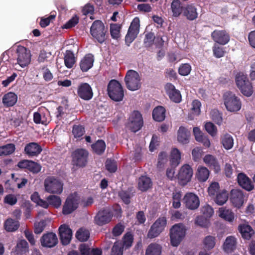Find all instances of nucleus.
Here are the masks:
<instances>
[{
    "label": "nucleus",
    "instance_id": "obj_1",
    "mask_svg": "<svg viewBox=\"0 0 255 255\" xmlns=\"http://www.w3.org/2000/svg\"><path fill=\"white\" fill-rule=\"evenodd\" d=\"M235 83L240 92L246 97H250L254 92L251 82L247 75L242 73H238L236 76Z\"/></svg>",
    "mask_w": 255,
    "mask_h": 255
},
{
    "label": "nucleus",
    "instance_id": "obj_2",
    "mask_svg": "<svg viewBox=\"0 0 255 255\" xmlns=\"http://www.w3.org/2000/svg\"><path fill=\"white\" fill-rule=\"evenodd\" d=\"M223 100L226 109L229 112H238L241 108L242 103L240 98L233 92H225L223 95Z\"/></svg>",
    "mask_w": 255,
    "mask_h": 255
},
{
    "label": "nucleus",
    "instance_id": "obj_3",
    "mask_svg": "<svg viewBox=\"0 0 255 255\" xmlns=\"http://www.w3.org/2000/svg\"><path fill=\"white\" fill-rule=\"evenodd\" d=\"M127 88L130 91H134L140 88L141 77L138 73L133 70H129L125 77Z\"/></svg>",
    "mask_w": 255,
    "mask_h": 255
},
{
    "label": "nucleus",
    "instance_id": "obj_4",
    "mask_svg": "<svg viewBox=\"0 0 255 255\" xmlns=\"http://www.w3.org/2000/svg\"><path fill=\"white\" fill-rule=\"evenodd\" d=\"M108 93L110 98L116 102L121 101L124 96L121 84L115 80H112L109 82L108 86Z\"/></svg>",
    "mask_w": 255,
    "mask_h": 255
},
{
    "label": "nucleus",
    "instance_id": "obj_5",
    "mask_svg": "<svg viewBox=\"0 0 255 255\" xmlns=\"http://www.w3.org/2000/svg\"><path fill=\"white\" fill-rule=\"evenodd\" d=\"M45 191L51 194H60L63 191V184L58 178L54 177H48L44 181Z\"/></svg>",
    "mask_w": 255,
    "mask_h": 255
},
{
    "label": "nucleus",
    "instance_id": "obj_6",
    "mask_svg": "<svg viewBox=\"0 0 255 255\" xmlns=\"http://www.w3.org/2000/svg\"><path fill=\"white\" fill-rule=\"evenodd\" d=\"M186 229L182 224L174 225L170 229V237L171 244L173 246L177 247L185 235Z\"/></svg>",
    "mask_w": 255,
    "mask_h": 255
},
{
    "label": "nucleus",
    "instance_id": "obj_7",
    "mask_svg": "<svg viewBox=\"0 0 255 255\" xmlns=\"http://www.w3.org/2000/svg\"><path fill=\"white\" fill-rule=\"evenodd\" d=\"M80 201V197L77 193H74L69 195L63 206V214L68 215L72 213L77 209Z\"/></svg>",
    "mask_w": 255,
    "mask_h": 255
},
{
    "label": "nucleus",
    "instance_id": "obj_8",
    "mask_svg": "<svg viewBox=\"0 0 255 255\" xmlns=\"http://www.w3.org/2000/svg\"><path fill=\"white\" fill-rule=\"evenodd\" d=\"M90 32L92 36L100 43L105 40L107 29L101 21H95L91 27Z\"/></svg>",
    "mask_w": 255,
    "mask_h": 255
},
{
    "label": "nucleus",
    "instance_id": "obj_9",
    "mask_svg": "<svg viewBox=\"0 0 255 255\" xmlns=\"http://www.w3.org/2000/svg\"><path fill=\"white\" fill-rule=\"evenodd\" d=\"M143 125L142 116L138 111L133 112L130 115L127 127L131 131L135 132L139 130Z\"/></svg>",
    "mask_w": 255,
    "mask_h": 255
},
{
    "label": "nucleus",
    "instance_id": "obj_10",
    "mask_svg": "<svg viewBox=\"0 0 255 255\" xmlns=\"http://www.w3.org/2000/svg\"><path fill=\"white\" fill-rule=\"evenodd\" d=\"M193 171L192 168L189 164H184L179 169L177 178L179 183L182 185H185L189 182L193 176Z\"/></svg>",
    "mask_w": 255,
    "mask_h": 255
},
{
    "label": "nucleus",
    "instance_id": "obj_11",
    "mask_svg": "<svg viewBox=\"0 0 255 255\" xmlns=\"http://www.w3.org/2000/svg\"><path fill=\"white\" fill-rule=\"evenodd\" d=\"M140 28V20L138 17H135L131 21L125 37L127 44H129L135 39L139 33Z\"/></svg>",
    "mask_w": 255,
    "mask_h": 255
},
{
    "label": "nucleus",
    "instance_id": "obj_12",
    "mask_svg": "<svg viewBox=\"0 0 255 255\" xmlns=\"http://www.w3.org/2000/svg\"><path fill=\"white\" fill-rule=\"evenodd\" d=\"M167 222L165 217H160L156 220L150 227L147 236L149 238H153L158 236L163 231Z\"/></svg>",
    "mask_w": 255,
    "mask_h": 255
},
{
    "label": "nucleus",
    "instance_id": "obj_13",
    "mask_svg": "<svg viewBox=\"0 0 255 255\" xmlns=\"http://www.w3.org/2000/svg\"><path fill=\"white\" fill-rule=\"evenodd\" d=\"M17 62L22 68L28 66L31 61L30 51L23 46H18L17 49Z\"/></svg>",
    "mask_w": 255,
    "mask_h": 255
},
{
    "label": "nucleus",
    "instance_id": "obj_14",
    "mask_svg": "<svg viewBox=\"0 0 255 255\" xmlns=\"http://www.w3.org/2000/svg\"><path fill=\"white\" fill-rule=\"evenodd\" d=\"M183 203L185 207L189 210H194L200 205V200L198 196L192 192L187 193L183 198Z\"/></svg>",
    "mask_w": 255,
    "mask_h": 255
},
{
    "label": "nucleus",
    "instance_id": "obj_15",
    "mask_svg": "<svg viewBox=\"0 0 255 255\" xmlns=\"http://www.w3.org/2000/svg\"><path fill=\"white\" fill-rule=\"evenodd\" d=\"M88 153L84 149H77L72 154V162L73 164L79 166H84L87 161Z\"/></svg>",
    "mask_w": 255,
    "mask_h": 255
},
{
    "label": "nucleus",
    "instance_id": "obj_16",
    "mask_svg": "<svg viewBox=\"0 0 255 255\" xmlns=\"http://www.w3.org/2000/svg\"><path fill=\"white\" fill-rule=\"evenodd\" d=\"M246 198L242 191L235 189L230 193V200L232 204L237 208H240L244 203Z\"/></svg>",
    "mask_w": 255,
    "mask_h": 255
},
{
    "label": "nucleus",
    "instance_id": "obj_17",
    "mask_svg": "<svg viewBox=\"0 0 255 255\" xmlns=\"http://www.w3.org/2000/svg\"><path fill=\"white\" fill-rule=\"evenodd\" d=\"M48 112L45 108H41L33 114V121L36 124L46 125L50 121Z\"/></svg>",
    "mask_w": 255,
    "mask_h": 255
},
{
    "label": "nucleus",
    "instance_id": "obj_18",
    "mask_svg": "<svg viewBox=\"0 0 255 255\" xmlns=\"http://www.w3.org/2000/svg\"><path fill=\"white\" fill-rule=\"evenodd\" d=\"M214 41L220 44L225 45L230 40V36L225 30H214L211 34Z\"/></svg>",
    "mask_w": 255,
    "mask_h": 255
},
{
    "label": "nucleus",
    "instance_id": "obj_19",
    "mask_svg": "<svg viewBox=\"0 0 255 255\" xmlns=\"http://www.w3.org/2000/svg\"><path fill=\"white\" fill-rule=\"evenodd\" d=\"M113 215L109 209H104L99 212L95 218L96 223L100 226L110 222L112 219Z\"/></svg>",
    "mask_w": 255,
    "mask_h": 255
},
{
    "label": "nucleus",
    "instance_id": "obj_20",
    "mask_svg": "<svg viewBox=\"0 0 255 255\" xmlns=\"http://www.w3.org/2000/svg\"><path fill=\"white\" fill-rule=\"evenodd\" d=\"M199 15L197 7L192 4H187L185 5L182 16L186 19L193 21L196 19Z\"/></svg>",
    "mask_w": 255,
    "mask_h": 255
},
{
    "label": "nucleus",
    "instance_id": "obj_21",
    "mask_svg": "<svg viewBox=\"0 0 255 255\" xmlns=\"http://www.w3.org/2000/svg\"><path fill=\"white\" fill-rule=\"evenodd\" d=\"M203 160L204 163L212 169L215 173H219L221 171L220 165L217 158L214 155L206 154Z\"/></svg>",
    "mask_w": 255,
    "mask_h": 255
},
{
    "label": "nucleus",
    "instance_id": "obj_22",
    "mask_svg": "<svg viewBox=\"0 0 255 255\" xmlns=\"http://www.w3.org/2000/svg\"><path fill=\"white\" fill-rule=\"evenodd\" d=\"M60 239L64 245L68 244L72 238V230L66 225H62L59 228Z\"/></svg>",
    "mask_w": 255,
    "mask_h": 255
},
{
    "label": "nucleus",
    "instance_id": "obj_23",
    "mask_svg": "<svg viewBox=\"0 0 255 255\" xmlns=\"http://www.w3.org/2000/svg\"><path fill=\"white\" fill-rule=\"evenodd\" d=\"M41 245L47 248H52L55 246L58 242L56 234L49 233L44 234L40 239Z\"/></svg>",
    "mask_w": 255,
    "mask_h": 255
},
{
    "label": "nucleus",
    "instance_id": "obj_24",
    "mask_svg": "<svg viewBox=\"0 0 255 255\" xmlns=\"http://www.w3.org/2000/svg\"><path fill=\"white\" fill-rule=\"evenodd\" d=\"M165 89L167 94L171 100L175 103H179L181 101L180 92L176 90L173 85L168 83L165 85Z\"/></svg>",
    "mask_w": 255,
    "mask_h": 255
},
{
    "label": "nucleus",
    "instance_id": "obj_25",
    "mask_svg": "<svg viewBox=\"0 0 255 255\" xmlns=\"http://www.w3.org/2000/svg\"><path fill=\"white\" fill-rule=\"evenodd\" d=\"M79 96L85 100H89L93 97V92L91 87L87 83L81 84L78 89Z\"/></svg>",
    "mask_w": 255,
    "mask_h": 255
},
{
    "label": "nucleus",
    "instance_id": "obj_26",
    "mask_svg": "<svg viewBox=\"0 0 255 255\" xmlns=\"http://www.w3.org/2000/svg\"><path fill=\"white\" fill-rule=\"evenodd\" d=\"M239 184L245 190L250 191L254 189L251 179L243 173H239L237 177Z\"/></svg>",
    "mask_w": 255,
    "mask_h": 255
},
{
    "label": "nucleus",
    "instance_id": "obj_27",
    "mask_svg": "<svg viewBox=\"0 0 255 255\" xmlns=\"http://www.w3.org/2000/svg\"><path fill=\"white\" fill-rule=\"evenodd\" d=\"M18 167L22 168H27L33 173H38L41 170V166L36 162L31 160H23L19 162Z\"/></svg>",
    "mask_w": 255,
    "mask_h": 255
},
{
    "label": "nucleus",
    "instance_id": "obj_28",
    "mask_svg": "<svg viewBox=\"0 0 255 255\" xmlns=\"http://www.w3.org/2000/svg\"><path fill=\"white\" fill-rule=\"evenodd\" d=\"M210 174V171L208 168L203 165H199L197 168L195 177L199 182H204L208 180Z\"/></svg>",
    "mask_w": 255,
    "mask_h": 255
},
{
    "label": "nucleus",
    "instance_id": "obj_29",
    "mask_svg": "<svg viewBox=\"0 0 255 255\" xmlns=\"http://www.w3.org/2000/svg\"><path fill=\"white\" fill-rule=\"evenodd\" d=\"M24 151L29 156H36L40 154L42 151V148L38 143L31 142L25 146Z\"/></svg>",
    "mask_w": 255,
    "mask_h": 255
},
{
    "label": "nucleus",
    "instance_id": "obj_30",
    "mask_svg": "<svg viewBox=\"0 0 255 255\" xmlns=\"http://www.w3.org/2000/svg\"><path fill=\"white\" fill-rule=\"evenodd\" d=\"M238 229L244 239L250 240L255 234L254 230L247 223L240 224L238 227Z\"/></svg>",
    "mask_w": 255,
    "mask_h": 255
},
{
    "label": "nucleus",
    "instance_id": "obj_31",
    "mask_svg": "<svg viewBox=\"0 0 255 255\" xmlns=\"http://www.w3.org/2000/svg\"><path fill=\"white\" fill-rule=\"evenodd\" d=\"M184 7L185 5L179 0H173L170 5L172 15L177 17L181 14L183 15Z\"/></svg>",
    "mask_w": 255,
    "mask_h": 255
},
{
    "label": "nucleus",
    "instance_id": "obj_32",
    "mask_svg": "<svg viewBox=\"0 0 255 255\" xmlns=\"http://www.w3.org/2000/svg\"><path fill=\"white\" fill-rule=\"evenodd\" d=\"M237 239L234 236L227 237L223 245V250L226 253H231L237 247Z\"/></svg>",
    "mask_w": 255,
    "mask_h": 255
},
{
    "label": "nucleus",
    "instance_id": "obj_33",
    "mask_svg": "<svg viewBox=\"0 0 255 255\" xmlns=\"http://www.w3.org/2000/svg\"><path fill=\"white\" fill-rule=\"evenodd\" d=\"M190 132L183 127L179 128L177 132V140L181 144H185L189 142Z\"/></svg>",
    "mask_w": 255,
    "mask_h": 255
},
{
    "label": "nucleus",
    "instance_id": "obj_34",
    "mask_svg": "<svg viewBox=\"0 0 255 255\" xmlns=\"http://www.w3.org/2000/svg\"><path fill=\"white\" fill-rule=\"evenodd\" d=\"M94 57L92 54L86 55L81 60L80 66L81 69L83 72H86L89 70L93 65Z\"/></svg>",
    "mask_w": 255,
    "mask_h": 255
},
{
    "label": "nucleus",
    "instance_id": "obj_35",
    "mask_svg": "<svg viewBox=\"0 0 255 255\" xmlns=\"http://www.w3.org/2000/svg\"><path fill=\"white\" fill-rule=\"evenodd\" d=\"M218 216L229 222H232L235 219L234 213L230 209L224 207H221L217 211Z\"/></svg>",
    "mask_w": 255,
    "mask_h": 255
},
{
    "label": "nucleus",
    "instance_id": "obj_36",
    "mask_svg": "<svg viewBox=\"0 0 255 255\" xmlns=\"http://www.w3.org/2000/svg\"><path fill=\"white\" fill-rule=\"evenodd\" d=\"M152 186L150 178L146 176H141L138 180V188L141 191H147Z\"/></svg>",
    "mask_w": 255,
    "mask_h": 255
},
{
    "label": "nucleus",
    "instance_id": "obj_37",
    "mask_svg": "<svg viewBox=\"0 0 255 255\" xmlns=\"http://www.w3.org/2000/svg\"><path fill=\"white\" fill-rule=\"evenodd\" d=\"M221 142L224 148L229 150L233 147L234 139L231 135L225 133L221 136Z\"/></svg>",
    "mask_w": 255,
    "mask_h": 255
},
{
    "label": "nucleus",
    "instance_id": "obj_38",
    "mask_svg": "<svg viewBox=\"0 0 255 255\" xmlns=\"http://www.w3.org/2000/svg\"><path fill=\"white\" fill-rule=\"evenodd\" d=\"M17 97L12 92H9L4 95L2 98L3 104L7 107L13 106L17 102Z\"/></svg>",
    "mask_w": 255,
    "mask_h": 255
},
{
    "label": "nucleus",
    "instance_id": "obj_39",
    "mask_svg": "<svg viewBox=\"0 0 255 255\" xmlns=\"http://www.w3.org/2000/svg\"><path fill=\"white\" fill-rule=\"evenodd\" d=\"M152 117L153 119L157 122L163 121L165 117V110L162 106L156 107L153 111Z\"/></svg>",
    "mask_w": 255,
    "mask_h": 255
},
{
    "label": "nucleus",
    "instance_id": "obj_40",
    "mask_svg": "<svg viewBox=\"0 0 255 255\" xmlns=\"http://www.w3.org/2000/svg\"><path fill=\"white\" fill-rule=\"evenodd\" d=\"M181 152L177 148H173L170 153V161L171 164L175 167L177 166L180 162Z\"/></svg>",
    "mask_w": 255,
    "mask_h": 255
},
{
    "label": "nucleus",
    "instance_id": "obj_41",
    "mask_svg": "<svg viewBox=\"0 0 255 255\" xmlns=\"http://www.w3.org/2000/svg\"><path fill=\"white\" fill-rule=\"evenodd\" d=\"M45 201L47 204V208L50 205L54 208H58L61 206L62 203L60 197L55 195H49L47 197Z\"/></svg>",
    "mask_w": 255,
    "mask_h": 255
},
{
    "label": "nucleus",
    "instance_id": "obj_42",
    "mask_svg": "<svg viewBox=\"0 0 255 255\" xmlns=\"http://www.w3.org/2000/svg\"><path fill=\"white\" fill-rule=\"evenodd\" d=\"M4 226L7 231L13 232L17 230L19 224L17 221L8 218L5 221Z\"/></svg>",
    "mask_w": 255,
    "mask_h": 255
},
{
    "label": "nucleus",
    "instance_id": "obj_43",
    "mask_svg": "<svg viewBox=\"0 0 255 255\" xmlns=\"http://www.w3.org/2000/svg\"><path fill=\"white\" fill-rule=\"evenodd\" d=\"M64 63L66 67L68 68H71L75 63V58L73 53L67 50L64 55Z\"/></svg>",
    "mask_w": 255,
    "mask_h": 255
},
{
    "label": "nucleus",
    "instance_id": "obj_44",
    "mask_svg": "<svg viewBox=\"0 0 255 255\" xmlns=\"http://www.w3.org/2000/svg\"><path fill=\"white\" fill-rule=\"evenodd\" d=\"M204 248L205 250H211L216 245V238L212 236H206L203 241Z\"/></svg>",
    "mask_w": 255,
    "mask_h": 255
},
{
    "label": "nucleus",
    "instance_id": "obj_45",
    "mask_svg": "<svg viewBox=\"0 0 255 255\" xmlns=\"http://www.w3.org/2000/svg\"><path fill=\"white\" fill-rule=\"evenodd\" d=\"M228 199V193L226 190H223L216 194L215 202L218 205H223Z\"/></svg>",
    "mask_w": 255,
    "mask_h": 255
},
{
    "label": "nucleus",
    "instance_id": "obj_46",
    "mask_svg": "<svg viewBox=\"0 0 255 255\" xmlns=\"http://www.w3.org/2000/svg\"><path fill=\"white\" fill-rule=\"evenodd\" d=\"M161 251V247L156 244H151L146 251V255H160Z\"/></svg>",
    "mask_w": 255,
    "mask_h": 255
},
{
    "label": "nucleus",
    "instance_id": "obj_47",
    "mask_svg": "<svg viewBox=\"0 0 255 255\" xmlns=\"http://www.w3.org/2000/svg\"><path fill=\"white\" fill-rule=\"evenodd\" d=\"M15 149V145L12 143L0 146V156L9 155L14 151Z\"/></svg>",
    "mask_w": 255,
    "mask_h": 255
},
{
    "label": "nucleus",
    "instance_id": "obj_48",
    "mask_svg": "<svg viewBox=\"0 0 255 255\" xmlns=\"http://www.w3.org/2000/svg\"><path fill=\"white\" fill-rule=\"evenodd\" d=\"M93 151L98 154H101L104 152L106 149V144L102 140H98L92 146Z\"/></svg>",
    "mask_w": 255,
    "mask_h": 255
},
{
    "label": "nucleus",
    "instance_id": "obj_49",
    "mask_svg": "<svg viewBox=\"0 0 255 255\" xmlns=\"http://www.w3.org/2000/svg\"><path fill=\"white\" fill-rule=\"evenodd\" d=\"M28 245L24 240H20L17 244L15 252L17 254H22L28 251Z\"/></svg>",
    "mask_w": 255,
    "mask_h": 255
},
{
    "label": "nucleus",
    "instance_id": "obj_50",
    "mask_svg": "<svg viewBox=\"0 0 255 255\" xmlns=\"http://www.w3.org/2000/svg\"><path fill=\"white\" fill-rule=\"evenodd\" d=\"M133 240V236L130 233H128L125 234L123 238L122 248L126 250L131 247Z\"/></svg>",
    "mask_w": 255,
    "mask_h": 255
},
{
    "label": "nucleus",
    "instance_id": "obj_51",
    "mask_svg": "<svg viewBox=\"0 0 255 255\" xmlns=\"http://www.w3.org/2000/svg\"><path fill=\"white\" fill-rule=\"evenodd\" d=\"M90 236V233L88 230L85 229H80L76 233L77 239L81 242L87 241Z\"/></svg>",
    "mask_w": 255,
    "mask_h": 255
},
{
    "label": "nucleus",
    "instance_id": "obj_52",
    "mask_svg": "<svg viewBox=\"0 0 255 255\" xmlns=\"http://www.w3.org/2000/svg\"><path fill=\"white\" fill-rule=\"evenodd\" d=\"M204 127L207 132L212 137L217 135L218 132L217 128L212 123L210 122L206 123Z\"/></svg>",
    "mask_w": 255,
    "mask_h": 255
},
{
    "label": "nucleus",
    "instance_id": "obj_53",
    "mask_svg": "<svg viewBox=\"0 0 255 255\" xmlns=\"http://www.w3.org/2000/svg\"><path fill=\"white\" fill-rule=\"evenodd\" d=\"M49 222L48 220H44L36 222L34 224V232L35 234H39L44 230L47 224Z\"/></svg>",
    "mask_w": 255,
    "mask_h": 255
},
{
    "label": "nucleus",
    "instance_id": "obj_54",
    "mask_svg": "<svg viewBox=\"0 0 255 255\" xmlns=\"http://www.w3.org/2000/svg\"><path fill=\"white\" fill-rule=\"evenodd\" d=\"M210 118L217 125H221L222 123V117L221 114L217 110L214 109L211 111Z\"/></svg>",
    "mask_w": 255,
    "mask_h": 255
},
{
    "label": "nucleus",
    "instance_id": "obj_55",
    "mask_svg": "<svg viewBox=\"0 0 255 255\" xmlns=\"http://www.w3.org/2000/svg\"><path fill=\"white\" fill-rule=\"evenodd\" d=\"M31 199L38 205L44 208H47V204L46 203V201L40 199L37 192H35L31 195Z\"/></svg>",
    "mask_w": 255,
    "mask_h": 255
},
{
    "label": "nucleus",
    "instance_id": "obj_56",
    "mask_svg": "<svg viewBox=\"0 0 255 255\" xmlns=\"http://www.w3.org/2000/svg\"><path fill=\"white\" fill-rule=\"evenodd\" d=\"M123 249L122 244L119 242H117L114 243V246L112 248L111 255H123Z\"/></svg>",
    "mask_w": 255,
    "mask_h": 255
},
{
    "label": "nucleus",
    "instance_id": "obj_57",
    "mask_svg": "<svg viewBox=\"0 0 255 255\" xmlns=\"http://www.w3.org/2000/svg\"><path fill=\"white\" fill-rule=\"evenodd\" d=\"M191 71V66L188 63L181 64L178 68L179 73L182 76H187L189 75Z\"/></svg>",
    "mask_w": 255,
    "mask_h": 255
},
{
    "label": "nucleus",
    "instance_id": "obj_58",
    "mask_svg": "<svg viewBox=\"0 0 255 255\" xmlns=\"http://www.w3.org/2000/svg\"><path fill=\"white\" fill-rule=\"evenodd\" d=\"M181 194L180 192H175L172 195V205L175 208H179L181 206Z\"/></svg>",
    "mask_w": 255,
    "mask_h": 255
},
{
    "label": "nucleus",
    "instance_id": "obj_59",
    "mask_svg": "<svg viewBox=\"0 0 255 255\" xmlns=\"http://www.w3.org/2000/svg\"><path fill=\"white\" fill-rule=\"evenodd\" d=\"M120 25L117 24H112L111 25V34L113 38L117 39L120 37Z\"/></svg>",
    "mask_w": 255,
    "mask_h": 255
},
{
    "label": "nucleus",
    "instance_id": "obj_60",
    "mask_svg": "<svg viewBox=\"0 0 255 255\" xmlns=\"http://www.w3.org/2000/svg\"><path fill=\"white\" fill-rule=\"evenodd\" d=\"M213 52L214 55L218 58L223 57L225 54L224 48L217 44L213 47Z\"/></svg>",
    "mask_w": 255,
    "mask_h": 255
},
{
    "label": "nucleus",
    "instance_id": "obj_61",
    "mask_svg": "<svg viewBox=\"0 0 255 255\" xmlns=\"http://www.w3.org/2000/svg\"><path fill=\"white\" fill-rule=\"evenodd\" d=\"M195 224L202 228H208L210 226L209 220L202 216H199L196 218Z\"/></svg>",
    "mask_w": 255,
    "mask_h": 255
},
{
    "label": "nucleus",
    "instance_id": "obj_62",
    "mask_svg": "<svg viewBox=\"0 0 255 255\" xmlns=\"http://www.w3.org/2000/svg\"><path fill=\"white\" fill-rule=\"evenodd\" d=\"M3 201L4 203L12 206L16 203L17 198L15 195L10 194L4 197Z\"/></svg>",
    "mask_w": 255,
    "mask_h": 255
},
{
    "label": "nucleus",
    "instance_id": "obj_63",
    "mask_svg": "<svg viewBox=\"0 0 255 255\" xmlns=\"http://www.w3.org/2000/svg\"><path fill=\"white\" fill-rule=\"evenodd\" d=\"M201 211L202 213L206 217V218H210L214 214L213 209L209 206V205H205L203 206L201 209Z\"/></svg>",
    "mask_w": 255,
    "mask_h": 255
},
{
    "label": "nucleus",
    "instance_id": "obj_64",
    "mask_svg": "<svg viewBox=\"0 0 255 255\" xmlns=\"http://www.w3.org/2000/svg\"><path fill=\"white\" fill-rule=\"evenodd\" d=\"M73 134L75 138H79L84 133V128L82 126H75L73 127Z\"/></svg>",
    "mask_w": 255,
    "mask_h": 255
}]
</instances>
